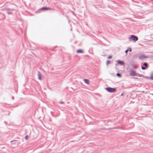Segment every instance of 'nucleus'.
<instances>
[{
    "label": "nucleus",
    "mask_w": 153,
    "mask_h": 153,
    "mask_svg": "<svg viewBox=\"0 0 153 153\" xmlns=\"http://www.w3.org/2000/svg\"><path fill=\"white\" fill-rule=\"evenodd\" d=\"M128 39L130 41H133L135 42L138 40V38L136 36L134 35H131L130 37L128 38Z\"/></svg>",
    "instance_id": "f257e3e1"
},
{
    "label": "nucleus",
    "mask_w": 153,
    "mask_h": 153,
    "mask_svg": "<svg viewBox=\"0 0 153 153\" xmlns=\"http://www.w3.org/2000/svg\"><path fill=\"white\" fill-rule=\"evenodd\" d=\"M105 89L107 91L110 93L115 92L116 91V89L115 88L108 87L105 88Z\"/></svg>",
    "instance_id": "f03ea898"
},
{
    "label": "nucleus",
    "mask_w": 153,
    "mask_h": 153,
    "mask_svg": "<svg viewBox=\"0 0 153 153\" xmlns=\"http://www.w3.org/2000/svg\"><path fill=\"white\" fill-rule=\"evenodd\" d=\"M136 75V73L135 71L133 70H132L131 71L129 75L131 76H135Z\"/></svg>",
    "instance_id": "7ed1b4c3"
},
{
    "label": "nucleus",
    "mask_w": 153,
    "mask_h": 153,
    "mask_svg": "<svg viewBox=\"0 0 153 153\" xmlns=\"http://www.w3.org/2000/svg\"><path fill=\"white\" fill-rule=\"evenodd\" d=\"M143 65L145 67H143V66H141V69L143 70H144L146 69V68L148 66V65L146 63H144L143 64Z\"/></svg>",
    "instance_id": "20e7f679"
},
{
    "label": "nucleus",
    "mask_w": 153,
    "mask_h": 153,
    "mask_svg": "<svg viewBox=\"0 0 153 153\" xmlns=\"http://www.w3.org/2000/svg\"><path fill=\"white\" fill-rule=\"evenodd\" d=\"M148 57V56H146L144 55H143L141 56H140L139 57L138 59H143L147 58Z\"/></svg>",
    "instance_id": "39448f33"
},
{
    "label": "nucleus",
    "mask_w": 153,
    "mask_h": 153,
    "mask_svg": "<svg viewBox=\"0 0 153 153\" xmlns=\"http://www.w3.org/2000/svg\"><path fill=\"white\" fill-rule=\"evenodd\" d=\"M40 9L42 10H51V8L49 7H44L41 8Z\"/></svg>",
    "instance_id": "423d86ee"
},
{
    "label": "nucleus",
    "mask_w": 153,
    "mask_h": 153,
    "mask_svg": "<svg viewBox=\"0 0 153 153\" xmlns=\"http://www.w3.org/2000/svg\"><path fill=\"white\" fill-rule=\"evenodd\" d=\"M117 62L119 64H120L121 65H123L125 64L123 61H120V60H118L117 61Z\"/></svg>",
    "instance_id": "0eeeda50"
},
{
    "label": "nucleus",
    "mask_w": 153,
    "mask_h": 153,
    "mask_svg": "<svg viewBox=\"0 0 153 153\" xmlns=\"http://www.w3.org/2000/svg\"><path fill=\"white\" fill-rule=\"evenodd\" d=\"M83 80L87 84H89V80L87 79H83Z\"/></svg>",
    "instance_id": "6e6552de"
},
{
    "label": "nucleus",
    "mask_w": 153,
    "mask_h": 153,
    "mask_svg": "<svg viewBox=\"0 0 153 153\" xmlns=\"http://www.w3.org/2000/svg\"><path fill=\"white\" fill-rule=\"evenodd\" d=\"M38 79L40 80H41L42 79L41 78V74H40V72L39 71H38Z\"/></svg>",
    "instance_id": "1a4fd4ad"
},
{
    "label": "nucleus",
    "mask_w": 153,
    "mask_h": 153,
    "mask_svg": "<svg viewBox=\"0 0 153 153\" xmlns=\"http://www.w3.org/2000/svg\"><path fill=\"white\" fill-rule=\"evenodd\" d=\"M76 52L78 53H83V51L82 50L79 49L76 51Z\"/></svg>",
    "instance_id": "9d476101"
},
{
    "label": "nucleus",
    "mask_w": 153,
    "mask_h": 153,
    "mask_svg": "<svg viewBox=\"0 0 153 153\" xmlns=\"http://www.w3.org/2000/svg\"><path fill=\"white\" fill-rule=\"evenodd\" d=\"M5 10H6L8 11H13V10L12 9H11L10 8H6L5 9Z\"/></svg>",
    "instance_id": "9b49d317"
},
{
    "label": "nucleus",
    "mask_w": 153,
    "mask_h": 153,
    "mask_svg": "<svg viewBox=\"0 0 153 153\" xmlns=\"http://www.w3.org/2000/svg\"><path fill=\"white\" fill-rule=\"evenodd\" d=\"M111 63V61L110 60H108L107 61L106 64L107 65H108L109 64H110Z\"/></svg>",
    "instance_id": "f8f14e48"
},
{
    "label": "nucleus",
    "mask_w": 153,
    "mask_h": 153,
    "mask_svg": "<svg viewBox=\"0 0 153 153\" xmlns=\"http://www.w3.org/2000/svg\"><path fill=\"white\" fill-rule=\"evenodd\" d=\"M137 76L141 77L143 76L142 74H136V76Z\"/></svg>",
    "instance_id": "ddd939ff"
},
{
    "label": "nucleus",
    "mask_w": 153,
    "mask_h": 153,
    "mask_svg": "<svg viewBox=\"0 0 153 153\" xmlns=\"http://www.w3.org/2000/svg\"><path fill=\"white\" fill-rule=\"evenodd\" d=\"M116 75L117 76L119 77H120L121 76V74H120L119 73H117L116 74Z\"/></svg>",
    "instance_id": "4468645a"
},
{
    "label": "nucleus",
    "mask_w": 153,
    "mask_h": 153,
    "mask_svg": "<svg viewBox=\"0 0 153 153\" xmlns=\"http://www.w3.org/2000/svg\"><path fill=\"white\" fill-rule=\"evenodd\" d=\"M28 135H27L25 137V140H27L28 139Z\"/></svg>",
    "instance_id": "2eb2a0df"
},
{
    "label": "nucleus",
    "mask_w": 153,
    "mask_h": 153,
    "mask_svg": "<svg viewBox=\"0 0 153 153\" xmlns=\"http://www.w3.org/2000/svg\"><path fill=\"white\" fill-rule=\"evenodd\" d=\"M7 13L9 15L12 14V13L11 12H7Z\"/></svg>",
    "instance_id": "dca6fc26"
},
{
    "label": "nucleus",
    "mask_w": 153,
    "mask_h": 153,
    "mask_svg": "<svg viewBox=\"0 0 153 153\" xmlns=\"http://www.w3.org/2000/svg\"><path fill=\"white\" fill-rule=\"evenodd\" d=\"M150 78L151 79H153V74L151 75Z\"/></svg>",
    "instance_id": "f3484780"
},
{
    "label": "nucleus",
    "mask_w": 153,
    "mask_h": 153,
    "mask_svg": "<svg viewBox=\"0 0 153 153\" xmlns=\"http://www.w3.org/2000/svg\"><path fill=\"white\" fill-rule=\"evenodd\" d=\"M59 103L60 104H63L65 103L64 102L61 101L59 102Z\"/></svg>",
    "instance_id": "a211bd4d"
},
{
    "label": "nucleus",
    "mask_w": 153,
    "mask_h": 153,
    "mask_svg": "<svg viewBox=\"0 0 153 153\" xmlns=\"http://www.w3.org/2000/svg\"><path fill=\"white\" fill-rule=\"evenodd\" d=\"M128 51H130V52H131L132 51V49H131V48H128Z\"/></svg>",
    "instance_id": "6ab92c4d"
},
{
    "label": "nucleus",
    "mask_w": 153,
    "mask_h": 153,
    "mask_svg": "<svg viewBox=\"0 0 153 153\" xmlns=\"http://www.w3.org/2000/svg\"><path fill=\"white\" fill-rule=\"evenodd\" d=\"M111 58H112V56H109L108 57V59H110Z\"/></svg>",
    "instance_id": "aec40b11"
},
{
    "label": "nucleus",
    "mask_w": 153,
    "mask_h": 153,
    "mask_svg": "<svg viewBox=\"0 0 153 153\" xmlns=\"http://www.w3.org/2000/svg\"><path fill=\"white\" fill-rule=\"evenodd\" d=\"M128 51V49H127L126 50L125 52L126 53H127Z\"/></svg>",
    "instance_id": "412c9836"
},
{
    "label": "nucleus",
    "mask_w": 153,
    "mask_h": 153,
    "mask_svg": "<svg viewBox=\"0 0 153 153\" xmlns=\"http://www.w3.org/2000/svg\"><path fill=\"white\" fill-rule=\"evenodd\" d=\"M72 13H73V15H76V14L74 13L73 11H72Z\"/></svg>",
    "instance_id": "4be33fe9"
},
{
    "label": "nucleus",
    "mask_w": 153,
    "mask_h": 153,
    "mask_svg": "<svg viewBox=\"0 0 153 153\" xmlns=\"http://www.w3.org/2000/svg\"><path fill=\"white\" fill-rule=\"evenodd\" d=\"M49 121L51 122L52 121V120L51 119H49Z\"/></svg>",
    "instance_id": "5701e85b"
},
{
    "label": "nucleus",
    "mask_w": 153,
    "mask_h": 153,
    "mask_svg": "<svg viewBox=\"0 0 153 153\" xmlns=\"http://www.w3.org/2000/svg\"><path fill=\"white\" fill-rule=\"evenodd\" d=\"M13 141H11V142H13Z\"/></svg>",
    "instance_id": "b1692460"
},
{
    "label": "nucleus",
    "mask_w": 153,
    "mask_h": 153,
    "mask_svg": "<svg viewBox=\"0 0 153 153\" xmlns=\"http://www.w3.org/2000/svg\"><path fill=\"white\" fill-rule=\"evenodd\" d=\"M136 79H137V78H135Z\"/></svg>",
    "instance_id": "393cba45"
},
{
    "label": "nucleus",
    "mask_w": 153,
    "mask_h": 153,
    "mask_svg": "<svg viewBox=\"0 0 153 153\" xmlns=\"http://www.w3.org/2000/svg\"><path fill=\"white\" fill-rule=\"evenodd\" d=\"M153 95V94H152Z\"/></svg>",
    "instance_id": "a878e982"
}]
</instances>
